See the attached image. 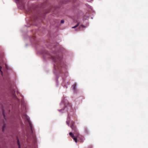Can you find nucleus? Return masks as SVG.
Segmentation results:
<instances>
[{"label": "nucleus", "instance_id": "2eb2a0df", "mask_svg": "<svg viewBox=\"0 0 148 148\" xmlns=\"http://www.w3.org/2000/svg\"><path fill=\"white\" fill-rule=\"evenodd\" d=\"M81 26L82 27H84V26L83 25H82Z\"/></svg>", "mask_w": 148, "mask_h": 148}, {"label": "nucleus", "instance_id": "f257e3e1", "mask_svg": "<svg viewBox=\"0 0 148 148\" xmlns=\"http://www.w3.org/2000/svg\"><path fill=\"white\" fill-rule=\"evenodd\" d=\"M52 58L54 62V68L57 71L62 73L66 71V69L61 62V58L59 56H52Z\"/></svg>", "mask_w": 148, "mask_h": 148}, {"label": "nucleus", "instance_id": "7ed1b4c3", "mask_svg": "<svg viewBox=\"0 0 148 148\" xmlns=\"http://www.w3.org/2000/svg\"><path fill=\"white\" fill-rule=\"evenodd\" d=\"M71 127L72 129V130L73 133L74 134H77L78 133V131L77 130L76 126L75 125V123L73 122L71 125Z\"/></svg>", "mask_w": 148, "mask_h": 148}, {"label": "nucleus", "instance_id": "dca6fc26", "mask_svg": "<svg viewBox=\"0 0 148 148\" xmlns=\"http://www.w3.org/2000/svg\"><path fill=\"white\" fill-rule=\"evenodd\" d=\"M5 66H6V64H5Z\"/></svg>", "mask_w": 148, "mask_h": 148}, {"label": "nucleus", "instance_id": "f3484780", "mask_svg": "<svg viewBox=\"0 0 148 148\" xmlns=\"http://www.w3.org/2000/svg\"><path fill=\"white\" fill-rule=\"evenodd\" d=\"M16 1H18L19 0H16Z\"/></svg>", "mask_w": 148, "mask_h": 148}, {"label": "nucleus", "instance_id": "20e7f679", "mask_svg": "<svg viewBox=\"0 0 148 148\" xmlns=\"http://www.w3.org/2000/svg\"><path fill=\"white\" fill-rule=\"evenodd\" d=\"M76 134L78 141H79L81 143L83 142L84 140V137L80 135L78 133Z\"/></svg>", "mask_w": 148, "mask_h": 148}, {"label": "nucleus", "instance_id": "f03ea898", "mask_svg": "<svg viewBox=\"0 0 148 148\" xmlns=\"http://www.w3.org/2000/svg\"><path fill=\"white\" fill-rule=\"evenodd\" d=\"M61 106H62L63 105L64 106V108L62 110H59L60 111H61L62 110H65L67 111L69 109H71L72 108V105L71 103H69L67 101H63L60 103Z\"/></svg>", "mask_w": 148, "mask_h": 148}, {"label": "nucleus", "instance_id": "9d476101", "mask_svg": "<svg viewBox=\"0 0 148 148\" xmlns=\"http://www.w3.org/2000/svg\"><path fill=\"white\" fill-rule=\"evenodd\" d=\"M3 116L4 118L5 119V112L3 110Z\"/></svg>", "mask_w": 148, "mask_h": 148}, {"label": "nucleus", "instance_id": "1a4fd4ad", "mask_svg": "<svg viewBox=\"0 0 148 148\" xmlns=\"http://www.w3.org/2000/svg\"><path fill=\"white\" fill-rule=\"evenodd\" d=\"M79 23H78L75 26L73 27L72 28H75L77 27L79 25Z\"/></svg>", "mask_w": 148, "mask_h": 148}, {"label": "nucleus", "instance_id": "39448f33", "mask_svg": "<svg viewBox=\"0 0 148 148\" xmlns=\"http://www.w3.org/2000/svg\"><path fill=\"white\" fill-rule=\"evenodd\" d=\"M75 135L74 134H73V133L71 132H70L69 133V135L71 136L73 139L74 140L75 142L76 143H77V139H78L77 137V134H75Z\"/></svg>", "mask_w": 148, "mask_h": 148}, {"label": "nucleus", "instance_id": "4468645a", "mask_svg": "<svg viewBox=\"0 0 148 148\" xmlns=\"http://www.w3.org/2000/svg\"><path fill=\"white\" fill-rule=\"evenodd\" d=\"M64 22V21L63 20H62L61 21V23H63Z\"/></svg>", "mask_w": 148, "mask_h": 148}, {"label": "nucleus", "instance_id": "ddd939ff", "mask_svg": "<svg viewBox=\"0 0 148 148\" xmlns=\"http://www.w3.org/2000/svg\"><path fill=\"white\" fill-rule=\"evenodd\" d=\"M66 124L68 125H69L70 121H66Z\"/></svg>", "mask_w": 148, "mask_h": 148}, {"label": "nucleus", "instance_id": "6e6552de", "mask_svg": "<svg viewBox=\"0 0 148 148\" xmlns=\"http://www.w3.org/2000/svg\"><path fill=\"white\" fill-rule=\"evenodd\" d=\"M2 64L1 63H0V71L1 73H2V71H1V69L2 67Z\"/></svg>", "mask_w": 148, "mask_h": 148}, {"label": "nucleus", "instance_id": "0eeeda50", "mask_svg": "<svg viewBox=\"0 0 148 148\" xmlns=\"http://www.w3.org/2000/svg\"><path fill=\"white\" fill-rule=\"evenodd\" d=\"M6 127V126L5 125H4L3 126V127L2 128V131L3 132H4L5 129Z\"/></svg>", "mask_w": 148, "mask_h": 148}, {"label": "nucleus", "instance_id": "423d86ee", "mask_svg": "<svg viewBox=\"0 0 148 148\" xmlns=\"http://www.w3.org/2000/svg\"><path fill=\"white\" fill-rule=\"evenodd\" d=\"M29 126H30V129H31V130L32 132H33V130H32V124L31 123V122H30V121H29Z\"/></svg>", "mask_w": 148, "mask_h": 148}, {"label": "nucleus", "instance_id": "f8f14e48", "mask_svg": "<svg viewBox=\"0 0 148 148\" xmlns=\"http://www.w3.org/2000/svg\"><path fill=\"white\" fill-rule=\"evenodd\" d=\"M17 144L19 146V148H21L20 145V142L18 140H17Z\"/></svg>", "mask_w": 148, "mask_h": 148}, {"label": "nucleus", "instance_id": "9b49d317", "mask_svg": "<svg viewBox=\"0 0 148 148\" xmlns=\"http://www.w3.org/2000/svg\"><path fill=\"white\" fill-rule=\"evenodd\" d=\"M73 89L74 90H75L76 87V85L75 84H73Z\"/></svg>", "mask_w": 148, "mask_h": 148}]
</instances>
